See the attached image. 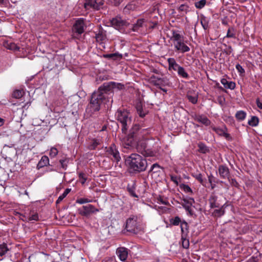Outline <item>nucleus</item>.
Returning <instances> with one entry per match:
<instances>
[{"instance_id": "38", "label": "nucleus", "mask_w": 262, "mask_h": 262, "mask_svg": "<svg viewBox=\"0 0 262 262\" xmlns=\"http://www.w3.org/2000/svg\"><path fill=\"white\" fill-rule=\"evenodd\" d=\"M170 222L174 226H178L182 223L180 218L178 216H176L173 219H171Z\"/></svg>"}, {"instance_id": "43", "label": "nucleus", "mask_w": 262, "mask_h": 262, "mask_svg": "<svg viewBox=\"0 0 262 262\" xmlns=\"http://www.w3.org/2000/svg\"><path fill=\"white\" fill-rule=\"evenodd\" d=\"M235 68L241 76L244 75L245 71L239 64H237L235 66Z\"/></svg>"}, {"instance_id": "10", "label": "nucleus", "mask_w": 262, "mask_h": 262, "mask_svg": "<svg viewBox=\"0 0 262 262\" xmlns=\"http://www.w3.org/2000/svg\"><path fill=\"white\" fill-rule=\"evenodd\" d=\"M107 155L109 156L112 160L118 162L120 159L121 157L120 153L114 144H112L106 151Z\"/></svg>"}, {"instance_id": "30", "label": "nucleus", "mask_w": 262, "mask_h": 262, "mask_svg": "<svg viewBox=\"0 0 262 262\" xmlns=\"http://www.w3.org/2000/svg\"><path fill=\"white\" fill-rule=\"evenodd\" d=\"M259 123V119L256 116H252L251 119L248 121V124L251 126H256Z\"/></svg>"}, {"instance_id": "28", "label": "nucleus", "mask_w": 262, "mask_h": 262, "mask_svg": "<svg viewBox=\"0 0 262 262\" xmlns=\"http://www.w3.org/2000/svg\"><path fill=\"white\" fill-rule=\"evenodd\" d=\"M144 23V19H139L137 20L136 24L134 25L133 26V31H138L139 30V28L143 27V24Z\"/></svg>"}, {"instance_id": "3", "label": "nucleus", "mask_w": 262, "mask_h": 262, "mask_svg": "<svg viewBox=\"0 0 262 262\" xmlns=\"http://www.w3.org/2000/svg\"><path fill=\"white\" fill-rule=\"evenodd\" d=\"M125 163L129 169L134 172L144 171L147 166L146 159L137 154H132L127 157Z\"/></svg>"}, {"instance_id": "31", "label": "nucleus", "mask_w": 262, "mask_h": 262, "mask_svg": "<svg viewBox=\"0 0 262 262\" xmlns=\"http://www.w3.org/2000/svg\"><path fill=\"white\" fill-rule=\"evenodd\" d=\"M105 33L101 31H99V32L96 34V39L98 42H102L105 39Z\"/></svg>"}, {"instance_id": "41", "label": "nucleus", "mask_w": 262, "mask_h": 262, "mask_svg": "<svg viewBox=\"0 0 262 262\" xmlns=\"http://www.w3.org/2000/svg\"><path fill=\"white\" fill-rule=\"evenodd\" d=\"M179 11L182 12L186 13L189 10V7L185 4H182L178 8Z\"/></svg>"}, {"instance_id": "62", "label": "nucleus", "mask_w": 262, "mask_h": 262, "mask_svg": "<svg viewBox=\"0 0 262 262\" xmlns=\"http://www.w3.org/2000/svg\"><path fill=\"white\" fill-rule=\"evenodd\" d=\"M161 203H162V204H166V202L165 201H161Z\"/></svg>"}, {"instance_id": "59", "label": "nucleus", "mask_w": 262, "mask_h": 262, "mask_svg": "<svg viewBox=\"0 0 262 262\" xmlns=\"http://www.w3.org/2000/svg\"><path fill=\"white\" fill-rule=\"evenodd\" d=\"M144 155L146 156H152L154 155L152 152H151L150 153H145Z\"/></svg>"}, {"instance_id": "23", "label": "nucleus", "mask_w": 262, "mask_h": 262, "mask_svg": "<svg viewBox=\"0 0 262 262\" xmlns=\"http://www.w3.org/2000/svg\"><path fill=\"white\" fill-rule=\"evenodd\" d=\"M217 196L214 194H212L209 198V203L211 208H217L219 207L220 205L216 203Z\"/></svg>"}, {"instance_id": "24", "label": "nucleus", "mask_w": 262, "mask_h": 262, "mask_svg": "<svg viewBox=\"0 0 262 262\" xmlns=\"http://www.w3.org/2000/svg\"><path fill=\"white\" fill-rule=\"evenodd\" d=\"M246 116L247 114L245 111H238L236 113L235 117L237 120L242 121L245 120Z\"/></svg>"}, {"instance_id": "8", "label": "nucleus", "mask_w": 262, "mask_h": 262, "mask_svg": "<svg viewBox=\"0 0 262 262\" xmlns=\"http://www.w3.org/2000/svg\"><path fill=\"white\" fill-rule=\"evenodd\" d=\"M110 24L116 29L123 32L125 27L129 24L120 17H116L110 20Z\"/></svg>"}, {"instance_id": "46", "label": "nucleus", "mask_w": 262, "mask_h": 262, "mask_svg": "<svg viewBox=\"0 0 262 262\" xmlns=\"http://www.w3.org/2000/svg\"><path fill=\"white\" fill-rule=\"evenodd\" d=\"M180 226L182 233H184L187 230L188 224L185 221L182 222Z\"/></svg>"}, {"instance_id": "34", "label": "nucleus", "mask_w": 262, "mask_h": 262, "mask_svg": "<svg viewBox=\"0 0 262 262\" xmlns=\"http://www.w3.org/2000/svg\"><path fill=\"white\" fill-rule=\"evenodd\" d=\"M24 94L23 90H15L14 91L12 96L14 98L18 99L21 98Z\"/></svg>"}, {"instance_id": "37", "label": "nucleus", "mask_w": 262, "mask_h": 262, "mask_svg": "<svg viewBox=\"0 0 262 262\" xmlns=\"http://www.w3.org/2000/svg\"><path fill=\"white\" fill-rule=\"evenodd\" d=\"M180 188L186 193H189L190 194L193 193L191 188L188 185L182 184L180 186Z\"/></svg>"}, {"instance_id": "55", "label": "nucleus", "mask_w": 262, "mask_h": 262, "mask_svg": "<svg viewBox=\"0 0 262 262\" xmlns=\"http://www.w3.org/2000/svg\"><path fill=\"white\" fill-rule=\"evenodd\" d=\"M231 183L232 185H234V186H236V185L237 184V182L235 180V179H231Z\"/></svg>"}, {"instance_id": "2", "label": "nucleus", "mask_w": 262, "mask_h": 262, "mask_svg": "<svg viewBox=\"0 0 262 262\" xmlns=\"http://www.w3.org/2000/svg\"><path fill=\"white\" fill-rule=\"evenodd\" d=\"M113 102V99L110 97H106L100 91H96L94 92L91 97L90 103L89 104L86 111L91 113H94L98 111L103 105H107L108 107L111 106Z\"/></svg>"}, {"instance_id": "64", "label": "nucleus", "mask_w": 262, "mask_h": 262, "mask_svg": "<svg viewBox=\"0 0 262 262\" xmlns=\"http://www.w3.org/2000/svg\"><path fill=\"white\" fill-rule=\"evenodd\" d=\"M209 181L210 183H211V180L210 178H209Z\"/></svg>"}, {"instance_id": "63", "label": "nucleus", "mask_w": 262, "mask_h": 262, "mask_svg": "<svg viewBox=\"0 0 262 262\" xmlns=\"http://www.w3.org/2000/svg\"><path fill=\"white\" fill-rule=\"evenodd\" d=\"M4 0H0V4H2L4 2Z\"/></svg>"}, {"instance_id": "57", "label": "nucleus", "mask_w": 262, "mask_h": 262, "mask_svg": "<svg viewBox=\"0 0 262 262\" xmlns=\"http://www.w3.org/2000/svg\"><path fill=\"white\" fill-rule=\"evenodd\" d=\"M132 9V5H128L125 8V10L126 9L129 10V9Z\"/></svg>"}, {"instance_id": "21", "label": "nucleus", "mask_w": 262, "mask_h": 262, "mask_svg": "<svg viewBox=\"0 0 262 262\" xmlns=\"http://www.w3.org/2000/svg\"><path fill=\"white\" fill-rule=\"evenodd\" d=\"M49 164V159L46 156H43L41 157L40 160L37 164L38 168H40L44 166L48 165Z\"/></svg>"}, {"instance_id": "54", "label": "nucleus", "mask_w": 262, "mask_h": 262, "mask_svg": "<svg viewBox=\"0 0 262 262\" xmlns=\"http://www.w3.org/2000/svg\"><path fill=\"white\" fill-rule=\"evenodd\" d=\"M159 166L157 164H153L150 168V171H152L155 168H159Z\"/></svg>"}, {"instance_id": "52", "label": "nucleus", "mask_w": 262, "mask_h": 262, "mask_svg": "<svg viewBox=\"0 0 262 262\" xmlns=\"http://www.w3.org/2000/svg\"><path fill=\"white\" fill-rule=\"evenodd\" d=\"M115 56H116V54H109L104 55V57L107 58H112Z\"/></svg>"}, {"instance_id": "32", "label": "nucleus", "mask_w": 262, "mask_h": 262, "mask_svg": "<svg viewBox=\"0 0 262 262\" xmlns=\"http://www.w3.org/2000/svg\"><path fill=\"white\" fill-rule=\"evenodd\" d=\"M71 189L70 188H67L63 193L61 194L56 201V203L58 204L60 203L64 198L66 197V196L68 194V193L71 191Z\"/></svg>"}, {"instance_id": "13", "label": "nucleus", "mask_w": 262, "mask_h": 262, "mask_svg": "<svg viewBox=\"0 0 262 262\" xmlns=\"http://www.w3.org/2000/svg\"><path fill=\"white\" fill-rule=\"evenodd\" d=\"M84 21L85 19L83 18H78L74 26L75 31L79 34H81L84 32L86 27Z\"/></svg>"}, {"instance_id": "26", "label": "nucleus", "mask_w": 262, "mask_h": 262, "mask_svg": "<svg viewBox=\"0 0 262 262\" xmlns=\"http://www.w3.org/2000/svg\"><path fill=\"white\" fill-rule=\"evenodd\" d=\"M177 73L178 75L180 77H181L184 78L188 79L189 78V75L186 72L184 68L182 67H180L178 70H177Z\"/></svg>"}, {"instance_id": "33", "label": "nucleus", "mask_w": 262, "mask_h": 262, "mask_svg": "<svg viewBox=\"0 0 262 262\" xmlns=\"http://www.w3.org/2000/svg\"><path fill=\"white\" fill-rule=\"evenodd\" d=\"M226 37L228 38H234L236 37L235 35V30L233 27H230L228 29Z\"/></svg>"}, {"instance_id": "29", "label": "nucleus", "mask_w": 262, "mask_h": 262, "mask_svg": "<svg viewBox=\"0 0 262 262\" xmlns=\"http://www.w3.org/2000/svg\"><path fill=\"white\" fill-rule=\"evenodd\" d=\"M101 141L99 139H94L92 141L91 143L89 145L90 149H95L98 145H100Z\"/></svg>"}, {"instance_id": "5", "label": "nucleus", "mask_w": 262, "mask_h": 262, "mask_svg": "<svg viewBox=\"0 0 262 262\" xmlns=\"http://www.w3.org/2000/svg\"><path fill=\"white\" fill-rule=\"evenodd\" d=\"M116 117L122 125V132H127L128 126L132 123V117L126 110H118L116 113Z\"/></svg>"}, {"instance_id": "27", "label": "nucleus", "mask_w": 262, "mask_h": 262, "mask_svg": "<svg viewBox=\"0 0 262 262\" xmlns=\"http://www.w3.org/2000/svg\"><path fill=\"white\" fill-rule=\"evenodd\" d=\"M187 97L189 101L193 104H195L198 102V95L195 93L191 95V93L189 92L187 94Z\"/></svg>"}, {"instance_id": "36", "label": "nucleus", "mask_w": 262, "mask_h": 262, "mask_svg": "<svg viewBox=\"0 0 262 262\" xmlns=\"http://www.w3.org/2000/svg\"><path fill=\"white\" fill-rule=\"evenodd\" d=\"M8 250L9 249L6 244H0V256H2L5 255Z\"/></svg>"}, {"instance_id": "35", "label": "nucleus", "mask_w": 262, "mask_h": 262, "mask_svg": "<svg viewBox=\"0 0 262 262\" xmlns=\"http://www.w3.org/2000/svg\"><path fill=\"white\" fill-rule=\"evenodd\" d=\"M199 152L205 154L209 151L208 147L203 143H199L198 144Z\"/></svg>"}, {"instance_id": "40", "label": "nucleus", "mask_w": 262, "mask_h": 262, "mask_svg": "<svg viewBox=\"0 0 262 262\" xmlns=\"http://www.w3.org/2000/svg\"><path fill=\"white\" fill-rule=\"evenodd\" d=\"M58 150L57 149V148L53 147L51 148V149H50L49 155H50V157L54 158L57 156V155L58 154Z\"/></svg>"}, {"instance_id": "56", "label": "nucleus", "mask_w": 262, "mask_h": 262, "mask_svg": "<svg viewBox=\"0 0 262 262\" xmlns=\"http://www.w3.org/2000/svg\"><path fill=\"white\" fill-rule=\"evenodd\" d=\"M121 1L122 0H114V4L118 5L121 3Z\"/></svg>"}, {"instance_id": "6", "label": "nucleus", "mask_w": 262, "mask_h": 262, "mask_svg": "<svg viewBox=\"0 0 262 262\" xmlns=\"http://www.w3.org/2000/svg\"><path fill=\"white\" fill-rule=\"evenodd\" d=\"M123 85L120 83H117L115 82H110L103 83L102 85L99 87L98 91H101L104 95L106 97H110L112 98L113 90L114 89H122Z\"/></svg>"}, {"instance_id": "20", "label": "nucleus", "mask_w": 262, "mask_h": 262, "mask_svg": "<svg viewBox=\"0 0 262 262\" xmlns=\"http://www.w3.org/2000/svg\"><path fill=\"white\" fill-rule=\"evenodd\" d=\"M221 83L226 89H229L230 90H233L235 88V83L233 81H228L227 79L223 78L221 80Z\"/></svg>"}, {"instance_id": "45", "label": "nucleus", "mask_w": 262, "mask_h": 262, "mask_svg": "<svg viewBox=\"0 0 262 262\" xmlns=\"http://www.w3.org/2000/svg\"><path fill=\"white\" fill-rule=\"evenodd\" d=\"M79 178L80 182L82 184H84L87 180L85 174L82 172L79 173Z\"/></svg>"}, {"instance_id": "4", "label": "nucleus", "mask_w": 262, "mask_h": 262, "mask_svg": "<svg viewBox=\"0 0 262 262\" xmlns=\"http://www.w3.org/2000/svg\"><path fill=\"white\" fill-rule=\"evenodd\" d=\"M171 40L176 51L184 53L190 51V48L186 45L184 41V36L179 33L178 31H173Z\"/></svg>"}, {"instance_id": "48", "label": "nucleus", "mask_w": 262, "mask_h": 262, "mask_svg": "<svg viewBox=\"0 0 262 262\" xmlns=\"http://www.w3.org/2000/svg\"><path fill=\"white\" fill-rule=\"evenodd\" d=\"M189 241L187 239H184L182 242V246L183 248L185 249H187L189 247Z\"/></svg>"}, {"instance_id": "19", "label": "nucleus", "mask_w": 262, "mask_h": 262, "mask_svg": "<svg viewBox=\"0 0 262 262\" xmlns=\"http://www.w3.org/2000/svg\"><path fill=\"white\" fill-rule=\"evenodd\" d=\"M194 119L195 121L200 122L206 126L209 125L210 123L209 120L204 115H196Z\"/></svg>"}, {"instance_id": "12", "label": "nucleus", "mask_w": 262, "mask_h": 262, "mask_svg": "<svg viewBox=\"0 0 262 262\" xmlns=\"http://www.w3.org/2000/svg\"><path fill=\"white\" fill-rule=\"evenodd\" d=\"M194 203V200L192 198L184 199L182 202V205L187 211L188 214L190 216H192L193 214L192 206Z\"/></svg>"}, {"instance_id": "51", "label": "nucleus", "mask_w": 262, "mask_h": 262, "mask_svg": "<svg viewBox=\"0 0 262 262\" xmlns=\"http://www.w3.org/2000/svg\"><path fill=\"white\" fill-rule=\"evenodd\" d=\"M256 103L259 108L262 109V101L259 98L256 99Z\"/></svg>"}, {"instance_id": "25", "label": "nucleus", "mask_w": 262, "mask_h": 262, "mask_svg": "<svg viewBox=\"0 0 262 262\" xmlns=\"http://www.w3.org/2000/svg\"><path fill=\"white\" fill-rule=\"evenodd\" d=\"M209 19L203 15L201 16V24L204 30H207L209 27Z\"/></svg>"}, {"instance_id": "17", "label": "nucleus", "mask_w": 262, "mask_h": 262, "mask_svg": "<svg viewBox=\"0 0 262 262\" xmlns=\"http://www.w3.org/2000/svg\"><path fill=\"white\" fill-rule=\"evenodd\" d=\"M169 66V70H173L174 71H177V70L181 67L178 64L176 60L173 58H169L167 59Z\"/></svg>"}, {"instance_id": "18", "label": "nucleus", "mask_w": 262, "mask_h": 262, "mask_svg": "<svg viewBox=\"0 0 262 262\" xmlns=\"http://www.w3.org/2000/svg\"><path fill=\"white\" fill-rule=\"evenodd\" d=\"M136 108L137 113L140 117H144L147 114V112L143 109V104L141 101H138L136 104Z\"/></svg>"}, {"instance_id": "7", "label": "nucleus", "mask_w": 262, "mask_h": 262, "mask_svg": "<svg viewBox=\"0 0 262 262\" xmlns=\"http://www.w3.org/2000/svg\"><path fill=\"white\" fill-rule=\"evenodd\" d=\"M125 228L128 232L137 233L141 230L137 222V217L133 216L127 220Z\"/></svg>"}, {"instance_id": "16", "label": "nucleus", "mask_w": 262, "mask_h": 262, "mask_svg": "<svg viewBox=\"0 0 262 262\" xmlns=\"http://www.w3.org/2000/svg\"><path fill=\"white\" fill-rule=\"evenodd\" d=\"M219 174L223 179L228 178L229 176V168L224 165H220L219 167Z\"/></svg>"}, {"instance_id": "9", "label": "nucleus", "mask_w": 262, "mask_h": 262, "mask_svg": "<svg viewBox=\"0 0 262 262\" xmlns=\"http://www.w3.org/2000/svg\"><path fill=\"white\" fill-rule=\"evenodd\" d=\"M103 4V0H84L83 6L85 10H99L102 7Z\"/></svg>"}, {"instance_id": "60", "label": "nucleus", "mask_w": 262, "mask_h": 262, "mask_svg": "<svg viewBox=\"0 0 262 262\" xmlns=\"http://www.w3.org/2000/svg\"><path fill=\"white\" fill-rule=\"evenodd\" d=\"M4 123V120L0 118V126H2Z\"/></svg>"}, {"instance_id": "61", "label": "nucleus", "mask_w": 262, "mask_h": 262, "mask_svg": "<svg viewBox=\"0 0 262 262\" xmlns=\"http://www.w3.org/2000/svg\"><path fill=\"white\" fill-rule=\"evenodd\" d=\"M160 89H161L163 92H167V90H166V89H162V88H161V86L160 87Z\"/></svg>"}, {"instance_id": "50", "label": "nucleus", "mask_w": 262, "mask_h": 262, "mask_svg": "<svg viewBox=\"0 0 262 262\" xmlns=\"http://www.w3.org/2000/svg\"><path fill=\"white\" fill-rule=\"evenodd\" d=\"M38 219V216L37 213H34L33 214H32L30 217L29 220L30 221H37Z\"/></svg>"}, {"instance_id": "49", "label": "nucleus", "mask_w": 262, "mask_h": 262, "mask_svg": "<svg viewBox=\"0 0 262 262\" xmlns=\"http://www.w3.org/2000/svg\"><path fill=\"white\" fill-rule=\"evenodd\" d=\"M193 176L198 180L200 183H203V178H202V175L201 173H199L196 175H193Z\"/></svg>"}, {"instance_id": "44", "label": "nucleus", "mask_w": 262, "mask_h": 262, "mask_svg": "<svg viewBox=\"0 0 262 262\" xmlns=\"http://www.w3.org/2000/svg\"><path fill=\"white\" fill-rule=\"evenodd\" d=\"M213 214L215 216H221L224 214V210L222 208L216 209L214 211Z\"/></svg>"}, {"instance_id": "47", "label": "nucleus", "mask_w": 262, "mask_h": 262, "mask_svg": "<svg viewBox=\"0 0 262 262\" xmlns=\"http://www.w3.org/2000/svg\"><path fill=\"white\" fill-rule=\"evenodd\" d=\"M170 179L177 185H178V184H179V183L180 182V178H178L177 176H170Z\"/></svg>"}, {"instance_id": "39", "label": "nucleus", "mask_w": 262, "mask_h": 262, "mask_svg": "<svg viewBox=\"0 0 262 262\" xmlns=\"http://www.w3.org/2000/svg\"><path fill=\"white\" fill-rule=\"evenodd\" d=\"M206 0H200L195 3V6L198 9H202L206 5Z\"/></svg>"}, {"instance_id": "53", "label": "nucleus", "mask_w": 262, "mask_h": 262, "mask_svg": "<svg viewBox=\"0 0 262 262\" xmlns=\"http://www.w3.org/2000/svg\"><path fill=\"white\" fill-rule=\"evenodd\" d=\"M128 191L132 196H133L134 197H137V195L136 194V193H135V192L133 190L131 189L130 188H128Z\"/></svg>"}, {"instance_id": "42", "label": "nucleus", "mask_w": 262, "mask_h": 262, "mask_svg": "<svg viewBox=\"0 0 262 262\" xmlns=\"http://www.w3.org/2000/svg\"><path fill=\"white\" fill-rule=\"evenodd\" d=\"M92 201L91 200L86 199V198H80L76 201V203L79 204H83L84 203L92 202Z\"/></svg>"}, {"instance_id": "58", "label": "nucleus", "mask_w": 262, "mask_h": 262, "mask_svg": "<svg viewBox=\"0 0 262 262\" xmlns=\"http://www.w3.org/2000/svg\"><path fill=\"white\" fill-rule=\"evenodd\" d=\"M214 130H215L216 133H221L223 132V130H221V129L218 128H215V129H214Z\"/></svg>"}, {"instance_id": "1", "label": "nucleus", "mask_w": 262, "mask_h": 262, "mask_svg": "<svg viewBox=\"0 0 262 262\" xmlns=\"http://www.w3.org/2000/svg\"><path fill=\"white\" fill-rule=\"evenodd\" d=\"M145 131L146 129H141L139 125L135 124L131 128L128 135H126V132L125 133L122 132V134L120 136V141L123 151L128 152L134 149L137 146V140L138 139L137 136Z\"/></svg>"}, {"instance_id": "14", "label": "nucleus", "mask_w": 262, "mask_h": 262, "mask_svg": "<svg viewBox=\"0 0 262 262\" xmlns=\"http://www.w3.org/2000/svg\"><path fill=\"white\" fill-rule=\"evenodd\" d=\"M129 250L126 248L121 247L116 250V254L122 261H125L128 255Z\"/></svg>"}, {"instance_id": "15", "label": "nucleus", "mask_w": 262, "mask_h": 262, "mask_svg": "<svg viewBox=\"0 0 262 262\" xmlns=\"http://www.w3.org/2000/svg\"><path fill=\"white\" fill-rule=\"evenodd\" d=\"M149 81L155 85L159 87L168 84L167 79L166 78H159L156 76H152L149 79Z\"/></svg>"}, {"instance_id": "11", "label": "nucleus", "mask_w": 262, "mask_h": 262, "mask_svg": "<svg viewBox=\"0 0 262 262\" xmlns=\"http://www.w3.org/2000/svg\"><path fill=\"white\" fill-rule=\"evenodd\" d=\"M79 213L83 216H88L91 213H95L99 211V210L96 208L93 205L89 204L83 206L78 209Z\"/></svg>"}, {"instance_id": "22", "label": "nucleus", "mask_w": 262, "mask_h": 262, "mask_svg": "<svg viewBox=\"0 0 262 262\" xmlns=\"http://www.w3.org/2000/svg\"><path fill=\"white\" fill-rule=\"evenodd\" d=\"M4 45L6 48L9 50L18 51L19 49V48L14 42L7 41L4 43Z\"/></svg>"}]
</instances>
